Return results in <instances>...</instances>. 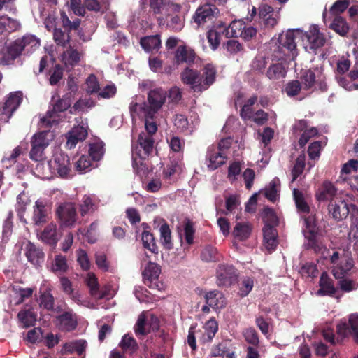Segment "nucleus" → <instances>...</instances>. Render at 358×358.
<instances>
[{
	"label": "nucleus",
	"mask_w": 358,
	"mask_h": 358,
	"mask_svg": "<svg viewBox=\"0 0 358 358\" xmlns=\"http://www.w3.org/2000/svg\"><path fill=\"white\" fill-rule=\"evenodd\" d=\"M159 328L158 318L149 312L142 313L137 320L135 331L137 335H145Z\"/></svg>",
	"instance_id": "nucleus-11"
},
{
	"label": "nucleus",
	"mask_w": 358,
	"mask_h": 358,
	"mask_svg": "<svg viewBox=\"0 0 358 358\" xmlns=\"http://www.w3.org/2000/svg\"><path fill=\"white\" fill-rule=\"evenodd\" d=\"M280 192V180L278 178H273L269 185L265 188V196L272 202L277 200Z\"/></svg>",
	"instance_id": "nucleus-46"
},
{
	"label": "nucleus",
	"mask_w": 358,
	"mask_h": 358,
	"mask_svg": "<svg viewBox=\"0 0 358 358\" xmlns=\"http://www.w3.org/2000/svg\"><path fill=\"white\" fill-rule=\"evenodd\" d=\"M53 138L54 134L52 131L50 130L41 131L36 134L32 137L31 144L37 145L38 146L45 149Z\"/></svg>",
	"instance_id": "nucleus-40"
},
{
	"label": "nucleus",
	"mask_w": 358,
	"mask_h": 358,
	"mask_svg": "<svg viewBox=\"0 0 358 358\" xmlns=\"http://www.w3.org/2000/svg\"><path fill=\"white\" fill-rule=\"evenodd\" d=\"M29 202V196L24 192L20 194L17 197L16 210L20 219H22V215L25 211Z\"/></svg>",
	"instance_id": "nucleus-64"
},
{
	"label": "nucleus",
	"mask_w": 358,
	"mask_h": 358,
	"mask_svg": "<svg viewBox=\"0 0 358 358\" xmlns=\"http://www.w3.org/2000/svg\"><path fill=\"white\" fill-rule=\"evenodd\" d=\"M95 106V101L91 97H84L77 101L72 109L71 113H85Z\"/></svg>",
	"instance_id": "nucleus-44"
},
{
	"label": "nucleus",
	"mask_w": 358,
	"mask_h": 358,
	"mask_svg": "<svg viewBox=\"0 0 358 358\" xmlns=\"http://www.w3.org/2000/svg\"><path fill=\"white\" fill-rule=\"evenodd\" d=\"M337 333L341 338L352 334L355 342L358 344V315H351L348 323H338L337 324Z\"/></svg>",
	"instance_id": "nucleus-18"
},
{
	"label": "nucleus",
	"mask_w": 358,
	"mask_h": 358,
	"mask_svg": "<svg viewBox=\"0 0 358 358\" xmlns=\"http://www.w3.org/2000/svg\"><path fill=\"white\" fill-rule=\"evenodd\" d=\"M161 273L159 266L155 263L149 262L143 271L145 283L150 288L161 289L162 284L158 281V277Z\"/></svg>",
	"instance_id": "nucleus-15"
},
{
	"label": "nucleus",
	"mask_w": 358,
	"mask_h": 358,
	"mask_svg": "<svg viewBox=\"0 0 358 358\" xmlns=\"http://www.w3.org/2000/svg\"><path fill=\"white\" fill-rule=\"evenodd\" d=\"M61 21L63 27L67 31L76 30L80 24V20L78 19L74 20L73 21H71L64 12H61Z\"/></svg>",
	"instance_id": "nucleus-63"
},
{
	"label": "nucleus",
	"mask_w": 358,
	"mask_h": 358,
	"mask_svg": "<svg viewBox=\"0 0 358 358\" xmlns=\"http://www.w3.org/2000/svg\"><path fill=\"white\" fill-rule=\"evenodd\" d=\"M176 57L178 62L190 63L194 59V53L192 50L180 46L177 50Z\"/></svg>",
	"instance_id": "nucleus-56"
},
{
	"label": "nucleus",
	"mask_w": 358,
	"mask_h": 358,
	"mask_svg": "<svg viewBox=\"0 0 358 358\" xmlns=\"http://www.w3.org/2000/svg\"><path fill=\"white\" fill-rule=\"evenodd\" d=\"M218 330V325L215 319H210L203 327V330L197 331V337L203 343L210 342Z\"/></svg>",
	"instance_id": "nucleus-26"
},
{
	"label": "nucleus",
	"mask_w": 358,
	"mask_h": 358,
	"mask_svg": "<svg viewBox=\"0 0 358 358\" xmlns=\"http://www.w3.org/2000/svg\"><path fill=\"white\" fill-rule=\"evenodd\" d=\"M349 276L343 278L338 279V285L342 291L350 292L356 290L358 288V282L355 279L348 278Z\"/></svg>",
	"instance_id": "nucleus-57"
},
{
	"label": "nucleus",
	"mask_w": 358,
	"mask_h": 358,
	"mask_svg": "<svg viewBox=\"0 0 358 358\" xmlns=\"http://www.w3.org/2000/svg\"><path fill=\"white\" fill-rule=\"evenodd\" d=\"M120 346L125 352H134L137 348L135 339L128 335H124L120 343Z\"/></svg>",
	"instance_id": "nucleus-60"
},
{
	"label": "nucleus",
	"mask_w": 358,
	"mask_h": 358,
	"mask_svg": "<svg viewBox=\"0 0 358 358\" xmlns=\"http://www.w3.org/2000/svg\"><path fill=\"white\" fill-rule=\"evenodd\" d=\"M87 135V131L86 127L84 126L74 127L66 135V147L70 150L74 148L78 142L85 139Z\"/></svg>",
	"instance_id": "nucleus-19"
},
{
	"label": "nucleus",
	"mask_w": 358,
	"mask_h": 358,
	"mask_svg": "<svg viewBox=\"0 0 358 358\" xmlns=\"http://www.w3.org/2000/svg\"><path fill=\"white\" fill-rule=\"evenodd\" d=\"M272 63L266 71V76L270 80H278L284 79L287 74V64L290 61L274 59L271 54Z\"/></svg>",
	"instance_id": "nucleus-17"
},
{
	"label": "nucleus",
	"mask_w": 358,
	"mask_h": 358,
	"mask_svg": "<svg viewBox=\"0 0 358 358\" xmlns=\"http://www.w3.org/2000/svg\"><path fill=\"white\" fill-rule=\"evenodd\" d=\"M303 36V31L300 29H289L282 33L277 41L270 43L273 58L277 60H294L297 56L296 41Z\"/></svg>",
	"instance_id": "nucleus-2"
},
{
	"label": "nucleus",
	"mask_w": 358,
	"mask_h": 358,
	"mask_svg": "<svg viewBox=\"0 0 358 358\" xmlns=\"http://www.w3.org/2000/svg\"><path fill=\"white\" fill-rule=\"evenodd\" d=\"M45 283L46 281H43L41 287V294L39 299L40 307L58 313L59 312V309L58 308H54L55 300L53 296L50 293V289L48 288L42 292V287L45 286Z\"/></svg>",
	"instance_id": "nucleus-32"
},
{
	"label": "nucleus",
	"mask_w": 358,
	"mask_h": 358,
	"mask_svg": "<svg viewBox=\"0 0 358 358\" xmlns=\"http://www.w3.org/2000/svg\"><path fill=\"white\" fill-rule=\"evenodd\" d=\"M173 122L178 132L188 135L192 134L196 129L199 120L196 114H192L188 118L183 114L177 113L173 116Z\"/></svg>",
	"instance_id": "nucleus-10"
},
{
	"label": "nucleus",
	"mask_w": 358,
	"mask_h": 358,
	"mask_svg": "<svg viewBox=\"0 0 358 358\" xmlns=\"http://www.w3.org/2000/svg\"><path fill=\"white\" fill-rule=\"evenodd\" d=\"M336 80L338 85L348 91L358 90V81H353L349 76H337Z\"/></svg>",
	"instance_id": "nucleus-59"
},
{
	"label": "nucleus",
	"mask_w": 358,
	"mask_h": 358,
	"mask_svg": "<svg viewBox=\"0 0 358 358\" xmlns=\"http://www.w3.org/2000/svg\"><path fill=\"white\" fill-rule=\"evenodd\" d=\"M205 300L207 305L213 309H220L224 307L226 303L222 292L214 290L205 294Z\"/></svg>",
	"instance_id": "nucleus-34"
},
{
	"label": "nucleus",
	"mask_w": 358,
	"mask_h": 358,
	"mask_svg": "<svg viewBox=\"0 0 358 358\" xmlns=\"http://www.w3.org/2000/svg\"><path fill=\"white\" fill-rule=\"evenodd\" d=\"M331 262L334 264L332 273L336 279L350 276L353 268V261L347 257H341L338 252L331 256Z\"/></svg>",
	"instance_id": "nucleus-7"
},
{
	"label": "nucleus",
	"mask_w": 358,
	"mask_h": 358,
	"mask_svg": "<svg viewBox=\"0 0 358 358\" xmlns=\"http://www.w3.org/2000/svg\"><path fill=\"white\" fill-rule=\"evenodd\" d=\"M62 291L67 294L74 302L78 305L88 306V302L83 299L81 294L74 290L72 282L66 277H61L59 279Z\"/></svg>",
	"instance_id": "nucleus-22"
},
{
	"label": "nucleus",
	"mask_w": 358,
	"mask_h": 358,
	"mask_svg": "<svg viewBox=\"0 0 358 358\" xmlns=\"http://www.w3.org/2000/svg\"><path fill=\"white\" fill-rule=\"evenodd\" d=\"M141 240L145 248L154 254L158 252V248L155 243L153 235L150 232L145 230L143 231L141 234Z\"/></svg>",
	"instance_id": "nucleus-53"
},
{
	"label": "nucleus",
	"mask_w": 358,
	"mask_h": 358,
	"mask_svg": "<svg viewBox=\"0 0 358 358\" xmlns=\"http://www.w3.org/2000/svg\"><path fill=\"white\" fill-rule=\"evenodd\" d=\"M337 194V189L329 182H324L317 189L315 196L319 201H332Z\"/></svg>",
	"instance_id": "nucleus-31"
},
{
	"label": "nucleus",
	"mask_w": 358,
	"mask_h": 358,
	"mask_svg": "<svg viewBox=\"0 0 358 358\" xmlns=\"http://www.w3.org/2000/svg\"><path fill=\"white\" fill-rule=\"evenodd\" d=\"M320 286V288L317 291L318 295H332L336 292V288L333 284L332 280L326 273H323L321 275Z\"/></svg>",
	"instance_id": "nucleus-36"
},
{
	"label": "nucleus",
	"mask_w": 358,
	"mask_h": 358,
	"mask_svg": "<svg viewBox=\"0 0 358 358\" xmlns=\"http://www.w3.org/2000/svg\"><path fill=\"white\" fill-rule=\"evenodd\" d=\"M331 27L341 36L345 35L349 29L346 22L341 17H336L331 23Z\"/></svg>",
	"instance_id": "nucleus-58"
},
{
	"label": "nucleus",
	"mask_w": 358,
	"mask_h": 358,
	"mask_svg": "<svg viewBox=\"0 0 358 358\" xmlns=\"http://www.w3.org/2000/svg\"><path fill=\"white\" fill-rule=\"evenodd\" d=\"M86 282L90 288L91 295L94 298L103 299L106 295H107L106 292H100L97 278L94 273H87L86 276Z\"/></svg>",
	"instance_id": "nucleus-42"
},
{
	"label": "nucleus",
	"mask_w": 358,
	"mask_h": 358,
	"mask_svg": "<svg viewBox=\"0 0 358 358\" xmlns=\"http://www.w3.org/2000/svg\"><path fill=\"white\" fill-rule=\"evenodd\" d=\"M50 208L48 203L43 199H38L35 202L34 207L33 220L36 224L45 222L48 220Z\"/></svg>",
	"instance_id": "nucleus-28"
},
{
	"label": "nucleus",
	"mask_w": 358,
	"mask_h": 358,
	"mask_svg": "<svg viewBox=\"0 0 358 358\" xmlns=\"http://www.w3.org/2000/svg\"><path fill=\"white\" fill-rule=\"evenodd\" d=\"M20 27V24L17 20L7 16L0 17V34L15 31Z\"/></svg>",
	"instance_id": "nucleus-43"
},
{
	"label": "nucleus",
	"mask_w": 358,
	"mask_h": 358,
	"mask_svg": "<svg viewBox=\"0 0 358 358\" xmlns=\"http://www.w3.org/2000/svg\"><path fill=\"white\" fill-rule=\"evenodd\" d=\"M227 159L226 153L222 152L215 145L208 147L206 158L208 169L214 171L223 165Z\"/></svg>",
	"instance_id": "nucleus-16"
},
{
	"label": "nucleus",
	"mask_w": 358,
	"mask_h": 358,
	"mask_svg": "<svg viewBox=\"0 0 358 358\" xmlns=\"http://www.w3.org/2000/svg\"><path fill=\"white\" fill-rule=\"evenodd\" d=\"M34 173L42 179H50L53 177L52 169H50V161H38L33 169Z\"/></svg>",
	"instance_id": "nucleus-37"
},
{
	"label": "nucleus",
	"mask_w": 358,
	"mask_h": 358,
	"mask_svg": "<svg viewBox=\"0 0 358 358\" xmlns=\"http://www.w3.org/2000/svg\"><path fill=\"white\" fill-rule=\"evenodd\" d=\"M22 101V94L20 92L11 93L3 106L0 108V120L7 122L15 110L19 107Z\"/></svg>",
	"instance_id": "nucleus-14"
},
{
	"label": "nucleus",
	"mask_w": 358,
	"mask_h": 358,
	"mask_svg": "<svg viewBox=\"0 0 358 358\" xmlns=\"http://www.w3.org/2000/svg\"><path fill=\"white\" fill-rule=\"evenodd\" d=\"M329 211L333 218L336 220H341L345 218L350 213V206L343 201L340 200L329 206Z\"/></svg>",
	"instance_id": "nucleus-29"
},
{
	"label": "nucleus",
	"mask_w": 358,
	"mask_h": 358,
	"mask_svg": "<svg viewBox=\"0 0 358 358\" xmlns=\"http://www.w3.org/2000/svg\"><path fill=\"white\" fill-rule=\"evenodd\" d=\"M278 244V233L275 227L265 225L263 228V245L269 251H273Z\"/></svg>",
	"instance_id": "nucleus-25"
},
{
	"label": "nucleus",
	"mask_w": 358,
	"mask_h": 358,
	"mask_svg": "<svg viewBox=\"0 0 358 358\" xmlns=\"http://www.w3.org/2000/svg\"><path fill=\"white\" fill-rule=\"evenodd\" d=\"M87 343L84 340H78L73 342L65 343L62 349V353L76 352L81 355L85 350Z\"/></svg>",
	"instance_id": "nucleus-48"
},
{
	"label": "nucleus",
	"mask_w": 358,
	"mask_h": 358,
	"mask_svg": "<svg viewBox=\"0 0 358 358\" xmlns=\"http://www.w3.org/2000/svg\"><path fill=\"white\" fill-rule=\"evenodd\" d=\"M50 271L57 275H62L68 270L66 258L62 255H57L50 262Z\"/></svg>",
	"instance_id": "nucleus-35"
},
{
	"label": "nucleus",
	"mask_w": 358,
	"mask_h": 358,
	"mask_svg": "<svg viewBox=\"0 0 358 358\" xmlns=\"http://www.w3.org/2000/svg\"><path fill=\"white\" fill-rule=\"evenodd\" d=\"M89 155L93 161L100 160L105 152L104 143L103 141L95 139L89 144Z\"/></svg>",
	"instance_id": "nucleus-38"
},
{
	"label": "nucleus",
	"mask_w": 358,
	"mask_h": 358,
	"mask_svg": "<svg viewBox=\"0 0 358 358\" xmlns=\"http://www.w3.org/2000/svg\"><path fill=\"white\" fill-rule=\"evenodd\" d=\"M160 241L163 246L166 249L173 248L171 240V231L166 223H163L159 227Z\"/></svg>",
	"instance_id": "nucleus-52"
},
{
	"label": "nucleus",
	"mask_w": 358,
	"mask_h": 358,
	"mask_svg": "<svg viewBox=\"0 0 358 358\" xmlns=\"http://www.w3.org/2000/svg\"><path fill=\"white\" fill-rule=\"evenodd\" d=\"M41 41L35 35L26 34L7 45L0 52V63L3 65L11 64L20 54L31 55L40 47Z\"/></svg>",
	"instance_id": "nucleus-3"
},
{
	"label": "nucleus",
	"mask_w": 358,
	"mask_h": 358,
	"mask_svg": "<svg viewBox=\"0 0 358 358\" xmlns=\"http://www.w3.org/2000/svg\"><path fill=\"white\" fill-rule=\"evenodd\" d=\"M301 38L303 41H306L307 44L305 45V48L308 52H315L328 43L327 38L323 33L320 32L318 27L316 25L310 26L308 31L303 32V36Z\"/></svg>",
	"instance_id": "nucleus-8"
},
{
	"label": "nucleus",
	"mask_w": 358,
	"mask_h": 358,
	"mask_svg": "<svg viewBox=\"0 0 358 358\" xmlns=\"http://www.w3.org/2000/svg\"><path fill=\"white\" fill-rule=\"evenodd\" d=\"M56 325L62 331H70L77 326V320L71 311L65 312L56 317Z\"/></svg>",
	"instance_id": "nucleus-23"
},
{
	"label": "nucleus",
	"mask_w": 358,
	"mask_h": 358,
	"mask_svg": "<svg viewBox=\"0 0 358 358\" xmlns=\"http://www.w3.org/2000/svg\"><path fill=\"white\" fill-rule=\"evenodd\" d=\"M89 156L82 155L80 158L75 162V169L80 173H84L91 170L92 163Z\"/></svg>",
	"instance_id": "nucleus-54"
},
{
	"label": "nucleus",
	"mask_w": 358,
	"mask_h": 358,
	"mask_svg": "<svg viewBox=\"0 0 358 358\" xmlns=\"http://www.w3.org/2000/svg\"><path fill=\"white\" fill-rule=\"evenodd\" d=\"M201 258L207 262L216 261L218 259L217 249L210 245L206 246L201 253Z\"/></svg>",
	"instance_id": "nucleus-62"
},
{
	"label": "nucleus",
	"mask_w": 358,
	"mask_h": 358,
	"mask_svg": "<svg viewBox=\"0 0 358 358\" xmlns=\"http://www.w3.org/2000/svg\"><path fill=\"white\" fill-rule=\"evenodd\" d=\"M222 27L225 28V34L227 38H234L240 36L243 28H245V24L243 20H238L231 22L227 27L222 24Z\"/></svg>",
	"instance_id": "nucleus-41"
},
{
	"label": "nucleus",
	"mask_w": 358,
	"mask_h": 358,
	"mask_svg": "<svg viewBox=\"0 0 358 358\" xmlns=\"http://www.w3.org/2000/svg\"><path fill=\"white\" fill-rule=\"evenodd\" d=\"M263 219L265 225L275 227L278 224V218L275 211L270 208H265L263 212Z\"/></svg>",
	"instance_id": "nucleus-61"
},
{
	"label": "nucleus",
	"mask_w": 358,
	"mask_h": 358,
	"mask_svg": "<svg viewBox=\"0 0 358 358\" xmlns=\"http://www.w3.org/2000/svg\"><path fill=\"white\" fill-rule=\"evenodd\" d=\"M251 226L248 222H237L232 231V236L235 240L233 243L234 247L238 248L236 241H243L249 238L251 234Z\"/></svg>",
	"instance_id": "nucleus-30"
},
{
	"label": "nucleus",
	"mask_w": 358,
	"mask_h": 358,
	"mask_svg": "<svg viewBox=\"0 0 358 358\" xmlns=\"http://www.w3.org/2000/svg\"><path fill=\"white\" fill-rule=\"evenodd\" d=\"M238 295L241 297L246 296L252 291L254 287V280L249 276H243L240 278L238 283Z\"/></svg>",
	"instance_id": "nucleus-49"
},
{
	"label": "nucleus",
	"mask_w": 358,
	"mask_h": 358,
	"mask_svg": "<svg viewBox=\"0 0 358 358\" xmlns=\"http://www.w3.org/2000/svg\"><path fill=\"white\" fill-rule=\"evenodd\" d=\"M49 161L53 176L68 178L73 175L70 158L62 150H55Z\"/></svg>",
	"instance_id": "nucleus-5"
},
{
	"label": "nucleus",
	"mask_w": 358,
	"mask_h": 358,
	"mask_svg": "<svg viewBox=\"0 0 358 358\" xmlns=\"http://www.w3.org/2000/svg\"><path fill=\"white\" fill-rule=\"evenodd\" d=\"M259 17L265 27L272 28L278 23L279 15L271 6L263 4L259 8Z\"/></svg>",
	"instance_id": "nucleus-21"
},
{
	"label": "nucleus",
	"mask_w": 358,
	"mask_h": 358,
	"mask_svg": "<svg viewBox=\"0 0 358 358\" xmlns=\"http://www.w3.org/2000/svg\"><path fill=\"white\" fill-rule=\"evenodd\" d=\"M303 222L305 225V229H303L305 237L309 241H313L317 234V228L316 227L314 219L311 217H306Z\"/></svg>",
	"instance_id": "nucleus-50"
},
{
	"label": "nucleus",
	"mask_w": 358,
	"mask_h": 358,
	"mask_svg": "<svg viewBox=\"0 0 358 358\" xmlns=\"http://www.w3.org/2000/svg\"><path fill=\"white\" fill-rule=\"evenodd\" d=\"M215 76L216 70L211 64L203 66L201 75L197 70L190 68H186L180 74L182 82L196 92L207 90L214 83Z\"/></svg>",
	"instance_id": "nucleus-4"
},
{
	"label": "nucleus",
	"mask_w": 358,
	"mask_h": 358,
	"mask_svg": "<svg viewBox=\"0 0 358 358\" xmlns=\"http://www.w3.org/2000/svg\"><path fill=\"white\" fill-rule=\"evenodd\" d=\"M218 13L219 10L215 5L206 3L197 8L192 19L198 27H201L208 22H212Z\"/></svg>",
	"instance_id": "nucleus-12"
},
{
	"label": "nucleus",
	"mask_w": 358,
	"mask_h": 358,
	"mask_svg": "<svg viewBox=\"0 0 358 358\" xmlns=\"http://www.w3.org/2000/svg\"><path fill=\"white\" fill-rule=\"evenodd\" d=\"M182 169L183 164L181 155L179 153L176 157L173 155L170 156V162L163 170V178L166 180L171 179L176 174L180 173Z\"/></svg>",
	"instance_id": "nucleus-20"
},
{
	"label": "nucleus",
	"mask_w": 358,
	"mask_h": 358,
	"mask_svg": "<svg viewBox=\"0 0 358 358\" xmlns=\"http://www.w3.org/2000/svg\"><path fill=\"white\" fill-rule=\"evenodd\" d=\"M56 215L61 228L71 229L77 220L75 205L71 202L59 204L56 210Z\"/></svg>",
	"instance_id": "nucleus-6"
},
{
	"label": "nucleus",
	"mask_w": 358,
	"mask_h": 358,
	"mask_svg": "<svg viewBox=\"0 0 358 358\" xmlns=\"http://www.w3.org/2000/svg\"><path fill=\"white\" fill-rule=\"evenodd\" d=\"M10 293V303L12 306H17L26 299L31 296L34 289L32 288H22L20 285L13 286Z\"/></svg>",
	"instance_id": "nucleus-27"
},
{
	"label": "nucleus",
	"mask_w": 358,
	"mask_h": 358,
	"mask_svg": "<svg viewBox=\"0 0 358 358\" xmlns=\"http://www.w3.org/2000/svg\"><path fill=\"white\" fill-rule=\"evenodd\" d=\"M140 43L147 52L157 51L161 47V40L158 35L142 38Z\"/></svg>",
	"instance_id": "nucleus-39"
},
{
	"label": "nucleus",
	"mask_w": 358,
	"mask_h": 358,
	"mask_svg": "<svg viewBox=\"0 0 358 358\" xmlns=\"http://www.w3.org/2000/svg\"><path fill=\"white\" fill-rule=\"evenodd\" d=\"M38 236L43 242L50 245H56L59 240L56 224L54 222L50 223Z\"/></svg>",
	"instance_id": "nucleus-33"
},
{
	"label": "nucleus",
	"mask_w": 358,
	"mask_h": 358,
	"mask_svg": "<svg viewBox=\"0 0 358 358\" xmlns=\"http://www.w3.org/2000/svg\"><path fill=\"white\" fill-rule=\"evenodd\" d=\"M80 53L72 48L66 50L62 55V60L66 67L75 66L80 61Z\"/></svg>",
	"instance_id": "nucleus-47"
},
{
	"label": "nucleus",
	"mask_w": 358,
	"mask_h": 358,
	"mask_svg": "<svg viewBox=\"0 0 358 358\" xmlns=\"http://www.w3.org/2000/svg\"><path fill=\"white\" fill-rule=\"evenodd\" d=\"M25 255L28 261L34 265H40L44 260V253L30 241L24 243Z\"/></svg>",
	"instance_id": "nucleus-24"
},
{
	"label": "nucleus",
	"mask_w": 358,
	"mask_h": 358,
	"mask_svg": "<svg viewBox=\"0 0 358 358\" xmlns=\"http://www.w3.org/2000/svg\"><path fill=\"white\" fill-rule=\"evenodd\" d=\"M293 196L298 210L304 214L308 213L310 207L303 194L296 189H294Z\"/></svg>",
	"instance_id": "nucleus-51"
},
{
	"label": "nucleus",
	"mask_w": 358,
	"mask_h": 358,
	"mask_svg": "<svg viewBox=\"0 0 358 358\" xmlns=\"http://www.w3.org/2000/svg\"><path fill=\"white\" fill-rule=\"evenodd\" d=\"M19 320L23 324L24 327H29L34 326L37 320V315L31 308L21 310L17 315Z\"/></svg>",
	"instance_id": "nucleus-45"
},
{
	"label": "nucleus",
	"mask_w": 358,
	"mask_h": 358,
	"mask_svg": "<svg viewBox=\"0 0 358 358\" xmlns=\"http://www.w3.org/2000/svg\"><path fill=\"white\" fill-rule=\"evenodd\" d=\"M167 99V92L161 87L151 90L147 100L141 104L131 102L129 106L131 116L141 117L145 121L147 131L139 134L137 143L132 146V164L134 171L140 174L148 169L145 162L152 152L154 140L152 135L157 130V122Z\"/></svg>",
	"instance_id": "nucleus-1"
},
{
	"label": "nucleus",
	"mask_w": 358,
	"mask_h": 358,
	"mask_svg": "<svg viewBox=\"0 0 358 358\" xmlns=\"http://www.w3.org/2000/svg\"><path fill=\"white\" fill-rule=\"evenodd\" d=\"M71 106V100L69 97H64L59 100L53 106L52 110H48L43 117L41 119L42 126L48 127L59 123L60 113L66 110Z\"/></svg>",
	"instance_id": "nucleus-9"
},
{
	"label": "nucleus",
	"mask_w": 358,
	"mask_h": 358,
	"mask_svg": "<svg viewBox=\"0 0 358 358\" xmlns=\"http://www.w3.org/2000/svg\"><path fill=\"white\" fill-rule=\"evenodd\" d=\"M237 278V271L231 265L222 264L216 270V282L219 287H229L236 282Z\"/></svg>",
	"instance_id": "nucleus-13"
},
{
	"label": "nucleus",
	"mask_w": 358,
	"mask_h": 358,
	"mask_svg": "<svg viewBox=\"0 0 358 358\" xmlns=\"http://www.w3.org/2000/svg\"><path fill=\"white\" fill-rule=\"evenodd\" d=\"M301 80L303 83V89L310 90L311 91L315 89V84L316 83V75L312 70L306 71L301 76Z\"/></svg>",
	"instance_id": "nucleus-55"
}]
</instances>
